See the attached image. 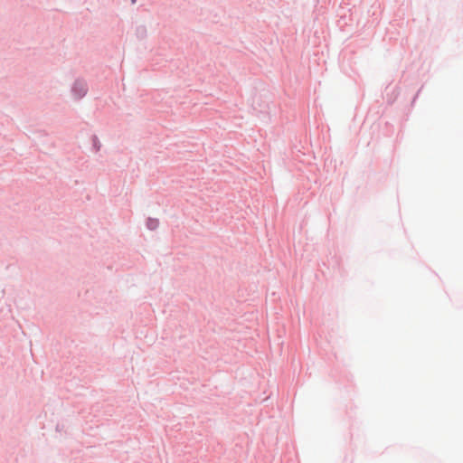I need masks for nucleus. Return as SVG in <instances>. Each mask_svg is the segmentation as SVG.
I'll list each match as a JSON object with an SVG mask.
<instances>
[{
  "label": "nucleus",
  "mask_w": 463,
  "mask_h": 463,
  "mask_svg": "<svg viewBox=\"0 0 463 463\" xmlns=\"http://www.w3.org/2000/svg\"><path fill=\"white\" fill-rule=\"evenodd\" d=\"M137 0H131L132 4H135Z\"/></svg>",
  "instance_id": "f257e3e1"
}]
</instances>
